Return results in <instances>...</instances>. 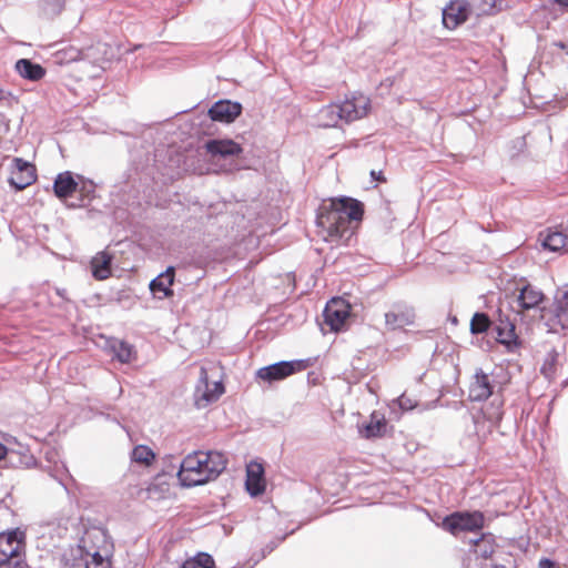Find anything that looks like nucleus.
<instances>
[{
    "label": "nucleus",
    "mask_w": 568,
    "mask_h": 568,
    "mask_svg": "<svg viewBox=\"0 0 568 568\" xmlns=\"http://www.w3.org/2000/svg\"><path fill=\"white\" fill-rule=\"evenodd\" d=\"M364 215V204L349 196L332 199L328 205H322L316 215V224L335 240L349 237V223L359 222Z\"/></svg>",
    "instance_id": "f257e3e1"
},
{
    "label": "nucleus",
    "mask_w": 568,
    "mask_h": 568,
    "mask_svg": "<svg viewBox=\"0 0 568 568\" xmlns=\"http://www.w3.org/2000/svg\"><path fill=\"white\" fill-rule=\"evenodd\" d=\"M368 108L369 100L363 95L346 99L342 103H331L318 111L317 124L322 128H335L342 120L349 123L365 116Z\"/></svg>",
    "instance_id": "f03ea898"
},
{
    "label": "nucleus",
    "mask_w": 568,
    "mask_h": 568,
    "mask_svg": "<svg viewBox=\"0 0 568 568\" xmlns=\"http://www.w3.org/2000/svg\"><path fill=\"white\" fill-rule=\"evenodd\" d=\"M26 532L20 528L0 532V568H29L24 559Z\"/></svg>",
    "instance_id": "7ed1b4c3"
},
{
    "label": "nucleus",
    "mask_w": 568,
    "mask_h": 568,
    "mask_svg": "<svg viewBox=\"0 0 568 568\" xmlns=\"http://www.w3.org/2000/svg\"><path fill=\"white\" fill-rule=\"evenodd\" d=\"M517 295V314L528 316L531 320H545L548 308L546 307L547 297L541 290L530 283L524 284Z\"/></svg>",
    "instance_id": "20e7f679"
},
{
    "label": "nucleus",
    "mask_w": 568,
    "mask_h": 568,
    "mask_svg": "<svg viewBox=\"0 0 568 568\" xmlns=\"http://www.w3.org/2000/svg\"><path fill=\"white\" fill-rule=\"evenodd\" d=\"M485 516L479 510H457L443 518L442 527L452 535L463 531H477L484 527Z\"/></svg>",
    "instance_id": "39448f33"
},
{
    "label": "nucleus",
    "mask_w": 568,
    "mask_h": 568,
    "mask_svg": "<svg viewBox=\"0 0 568 568\" xmlns=\"http://www.w3.org/2000/svg\"><path fill=\"white\" fill-rule=\"evenodd\" d=\"M310 366L308 359L280 361L274 364L261 367L256 372V378L272 384L286 377L305 371Z\"/></svg>",
    "instance_id": "423d86ee"
},
{
    "label": "nucleus",
    "mask_w": 568,
    "mask_h": 568,
    "mask_svg": "<svg viewBox=\"0 0 568 568\" xmlns=\"http://www.w3.org/2000/svg\"><path fill=\"white\" fill-rule=\"evenodd\" d=\"M201 464L199 470L201 475L196 479H189L192 484L197 486L204 485L211 480L216 479L226 468V459L220 452L209 450L201 453Z\"/></svg>",
    "instance_id": "0eeeda50"
},
{
    "label": "nucleus",
    "mask_w": 568,
    "mask_h": 568,
    "mask_svg": "<svg viewBox=\"0 0 568 568\" xmlns=\"http://www.w3.org/2000/svg\"><path fill=\"white\" fill-rule=\"evenodd\" d=\"M349 314L351 304L343 297H333L324 307V323L332 332H339L344 328Z\"/></svg>",
    "instance_id": "6e6552de"
},
{
    "label": "nucleus",
    "mask_w": 568,
    "mask_h": 568,
    "mask_svg": "<svg viewBox=\"0 0 568 568\" xmlns=\"http://www.w3.org/2000/svg\"><path fill=\"white\" fill-rule=\"evenodd\" d=\"M385 326L388 331L403 329L415 323L416 312L414 306L404 301L394 302L385 313Z\"/></svg>",
    "instance_id": "1a4fd4ad"
},
{
    "label": "nucleus",
    "mask_w": 568,
    "mask_h": 568,
    "mask_svg": "<svg viewBox=\"0 0 568 568\" xmlns=\"http://www.w3.org/2000/svg\"><path fill=\"white\" fill-rule=\"evenodd\" d=\"M37 180L36 168L32 163L14 158L12 160L11 173L8 179L10 186L19 192L34 183Z\"/></svg>",
    "instance_id": "9d476101"
},
{
    "label": "nucleus",
    "mask_w": 568,
    "mask_h": 568,
    "mask_svg": "<svg viewBox=\"0 0 568 568\" xmlns=\"http://www.w3.org/2000/svg\"><path fill=\"white\" fill-rule=\"evenodd\" d=\"M100 43L98 45H90L83 49H79L73 45H65L61 49H58L52 54V61L59 65L70 64L80 60L95 62V51H100Z\"/></svg>",
    "instance_id": "9b49d317"
},
{
    "label": "nucleus",
    "mask_w": 568,
    "mask_h": 568,
    "mask_svg": "<svg viewBox=\"0 0 568 568\" xmlns=\"http://www.w3.org/2000/svg\"><path fill=\"white\" fill-rule=\"evenodd\" d=\"M491 331L496 334V341L507 348L519 345L515 323L503 313L501 308L498 310V318L493 321Z\"/></svg>",
    "instance_id": "f8f14e48"
},
{
    "label": "nucleus",
    "mask_w": 568,
    "mask_h": 568,
    "mask_svg": "<svg viewBox=\"0 0 568 568\" xmlns=\"http://www.w3.org/2000/svg\"><path fill=\"white\" fill-rule=\"evenodd\" d=\"M243 106L240 102L231 100H219L209 109V116L212 121L232 123L241 115Z\"/></svg>",
    "instance_id": "ddd939ff"
},
{
    "label": "nucleus",
    "mask_w": 568,
    "mask_h": 568,
    "mask_svg": "<svg viewBox=\"0 0 568 568\" xmlns=\"http://www.w3.org/2000/svg\"><path fill=\"white\" fill-rule=\"evenodd\" d=\"M90 551L84 546V538L78 544L70 545L60 555L61 568H84L90 556Z\"/></svg>",
    "instance_id": "4468645a"
},
{
    "label": "nucleus",
    "mask_w": 568,
    "mask_h": 568,
    "mask_svg": "<svg viewBox=\"0 0 568 568\" xmlns=\"http://www.w3.org/2000/svg\"><path fill=\"white\" fill-rule=\"evenodd\" d=\"M201 453L202 450L193 452L184 457V459L180 463L178 479L183 487H195L197 484H192L189 479H196L199 475H201V470H199L201 462Z\"/></svg>",
    "instance_id": "2eb2a0df"
},
{
    "label": "nucleus",
    "mask_w": 568,
    "mask_h": 568,
    "mask_svg": "<svg viewBox=\"0 0 568 568\" xmlns=\"http://www.w3.org/2000/svg\"><path fill=\"white\" fill-rule=\"evenodd\" d=\"M470 13L471 9L468 2L452 1L443 10V24L445 28L454 30L464 23Z\"/></svg>",
    "instance_id": "dca6fc26"
},
{
    "label": "nucleus",
    "mask_w": 568,
    "mask_h": 568,
    "mask_svg": "<svg viewBox=\"0 0 568 568\" xmlns=\"http://www.w3.org/2000/svg\"><path fill=\"white\" fill-rule=\"evenodd\" d=\"M493 388L494 385L489 376L479 368L476 371L469 385V399L473 402H484L493 395Z\"/></svg>",
    "instance_id": "f3484780"
},
{
    "label": "nucleus",
    "mask_w": 568,
    "mask_h": 568,
    "mask_svg": "<svg viewBox=\"0 0 568 568\" xmlns=\"http://www.w3.org/2000/svg\"><path fill=\"white\" fill-rule=\"evenodd\" d=\"M175 268L169 266L163 273L159 274L150 282V291L152 294L162 300L173 295L172 285L174 282Z\"/></svg>",
    "instance_id": "a211bd4d"
},
{
    "label": "nucleus",
    "mask_w": 568,
    "mask_h": 568,
    "mask_svg": "<svg viewBox=\"0 0 568 568\" xmlns=\"http://www.w3.org/2000/svg\"><path fill=\"white\" fill-rule=\"evenodd\" d=\"M71 171H64L59 173L53 181V193L60 200H67L72 196L79 186V181L75 180Z\"/></svg>",
    "instance_id": "6ab92c4d"
},
{
    "label": "nucleus",
    "mask_w": 568,
    "mask_h": 568,
    "mask_svg": "<svg viewBox=\"0 0 568 568\" xmlns=\"http://www.w3.org/2000/svg\"><path fill=\"white\" fill-rule=\"evenodd\" d=\"M245 488L250 496L257 497L265 490L264 468L261 464L247 466Z\"/></svg>",
    "instance_id": "aec40b11"
},
{
    "label": "nucleus",
    "mask_w": 568,
    "mask_h": 568,
    "mask_svg": "<svg viewBox=\"0 0 568 568\" xmlns=\"http://www.w3.org/2000/svg\"><path fill=\"white\" fill-rule=\"evenodd\" d=\"M113 254L101 251L90 262L92 276L98 281L106 280L112 274Z\"/></svg>",
    "instance_id": "412c9836"
},
{
    "label": "nucleus",
    "mask_w": 568,
    "mask_h": 568,
    "mask_svg": "<svg viewBox=\"0 0 568 568\" xmlns=\"http://www.w3.org/2000/svg\"><path fill=\"white\" fill-rule=\"evenodd\" d=\"M548 312L551 314L550 321L559 324L562 328H568V288L557 291L554 308Z\"/></svg>",
    "instance_id": "4be33fe9"
},
{
    "label": "nucleus",
    "mask_w": 568,
    "mask_h": 568,
    "mask_svg": "<svg viewBox=\"0 0 568 568\" xmlns=\"http://www.w3.org/2000/svg\"><path fill=\"white\" fill-rule=\"evenodd\" d=\"M205 149L213 156L221 158L239 155L242 152L241 145L233 140L212 139L205 143Z\"/></svg>",
    "instance_id": "5701e85b"
},
{
    "label": "nucleus",
    "mask_w": 568,
    "mask_h": 568,
    "mask_svg": "<svg viewBox=\"0 0 568 568\" xmlns=\"http://www.w3.org/2000/svg\"><path fill=\"white\" fill-rule=\"evenodd\" d=\"M474 552L477 557L484 559H493L501 556V550L497 549L495 538L491 534H483L479 538L474 540Z\"/></svg>",
    "instance_id": "b1692460"
},
{
    "label": "nucleus",
    "mask_w": 568,
    "mask_h": 568,
    "mask_svg": "<svg viewBox=\"0 0 568 568\" xmlns=\"http://www.w3.org/2000/svg\"><path fill=\"white\" fill-rule=\"evenodd\" d=\"M387 423L383 414L373 412L369 422L359 427V433L364 438H379L386 434Z\"/></svg>",
    "instance_id": "393cba45"
},
{
    "label": "nucleus",
    "mask_w": 568,
    "mask_h": 568,
    "mask_svg": "<svg viewBox=\"0 0 568 568\" xmlns=\"http://www.w3.org/2000/svg\"><path fill=\"white\" fill-rule=\"evenodd\" d=\"M36 465V458L30 453V450L22 446L18 445L17 448L11 447L6 466L13 468H30Z\"/></svg>",
    "instance_id": "a878e982"
},
{
    "label": "nucleus",
    "mask_w": 568,
    "mask_h": 568,
    "mask_svg": "<svg viewBox=\"0 0 568 568\" xmlns=\"http://www.w3.org/2000/svg\"><path fill=\"white\" fill-rule=\"evenodd\" d=\"M468 3L477 17L493 16L508 7V0H470Z\"/></svg>",
    "instance_id": "bb28decb"
},
{
    "label": "nucleus",
    "mask_w": 568,
    "mask_h": 568,
    "mask_svg": "<svg viewBox=\"0 0 568 568\" xmlns=\"http://www.w3.org/2000/svg\"><path fill=\"white\" fill-rule=\"evenodd\" d=\"M16 71L30 81H39L45 75V69L32 60L20 59L16 62Z\"/></svg>",
    "instance_id": "cd10ccee"
},
{
    "label": "nucleus",
    "mask_w": 568,
    "mask_h": 568,
    "mask_svg": "<svg viewBox=\"0 0 568 568\" xmlns=\"http://www.w3.org/2000/svg\"><path fill=\"white\" fill-rule=\"evenodd\" d=\"M538 241L544 250L550 252H558L567 245L564 233L551 229H548L546 232H540Z\"/></svg>",
    "instance_id": "c85d7f7f"
},
{
    "label": "nucleus",
    "mask_w": 568,
    "mask_h": 568,
    "mask_svg": "<svg viewBox=\"0 0 568 568\" xmlns=\"http://www.w3.org/2000/svg\"><path fill=\"white\" fill-rule=\"evenodd\" d=\"M202 386L205 388V390L203 392L202 398L206 403H212V402L216 400L224 393V386L221 382H216L214 384L213 390L207 389V372L203 367L200 371V378H199V385L196 386V392H200Z\"/></svg>",
    "instance_id": "c756f323"
},
{
    "label": "nucleus",
    "mask_w": 568,
    "mask_h": 568,
    "mask_svg": "<svg viewBox=\"0 0 568 568\" xmlns=\"http://www.w3.org/2000/svg\"><path fill=\"white\" fill-rule=\"evenodd\" d=\"M111 349L113 356L121 363H130L135 354L134 347L124 341H112Z\"/></svg>",
    "instance_id": "7c9ffc66"
},
{
    "label": "nucleus",
    "mask_w": 568,
    "mask_h": 568,
    "mask_svg": "<svg viewBox=\"0 0 568 568\" xmlns=\"http://www.w3.org/2000/svg\"><path fill=\"white\" fill-rule=\"evenodd\" d=\"M491 326L493 321L486 313L476 312L470 321V333L473 335L484 334L491 329Z\"/></svg>",
    "instance_id": "2f4dec72"
},
{
    "label": "nucleus",
    "mask_w": 568,
    "mask_h": 568,
    "mask_svg": "<svg viewBox=\"0 0 568 568\" xmlns=\"http://www.w3.org/2000/svg\"><path fill=\"white\" fill-rule=\"evenodd\" d=\"M79 180L78 191L80 194V203L78 205L72 204V206H85L93 199L95 185L92 181H84L83 176L77 175Z\"/></svg>",
    "instance_id": "473e14b6"
},
{
    "label": "nucleus",
    "mask_w": 568,
    "mask_h": 568,
    "mask_svg": "<svg viewBox=\"0 0 568 568\" xmlns=\"http://www.w3.org/2000/svg\"><path fill=\"white\" fill-rule=\"evenodd\" d=\"M213 557L207 552H199L194 557L185 560L180 568H214Z\"/></svg>",
    "instance_id": "72a5a7b5"
},
{
    "label": "nucleus",
    "mask_w": 568,
    "mask_h": 568,
    "mask_svg": "<svg viewBox=\"0 0 568 568\" xmlns=\"http://www.w3.org/2000/svg\"><path fill=\"white\" fill-rule=\"evenodd\" d=\"M65 0H40V12L45 18H54L60 14L64 8Z\"/></svg>",
    "instance_id": "f704fd0d"
},
{
    "label": "nucleus",
    "mask_w": 568,
    "mask_h": 568,
    "mask_svg": "<svg viewBox=\"0 0 568 568\" xmlns=\"http://www.w3.org/2000/svg\"><path fill=\"white\" fill-rule=\"evenodd\" d=\"M155 459L154 452L145 445H138L132 450V460L135 463L151 465Z\"/></svg>",
    "instance_id": "c9c22d12"
},
{
    "label": "nucleus",
    "mask_w": 568,
    "mask_h": 568,
    "mask_svg": "<svg viewBox=\"0 0 568 568\" xmlns=\"http://www.w3.org/2000/svg\"><path fill=\"white\" fill-rule=\"evenodd\" d=\"M84 568H112L109 557L102 556L98 550L90 554Z\"/></svg>",
    "instance_id": "e433bc0d"
},
{
    "label": "nucleus",
    "mask_w": 568,
    "mask_h": 568,
    "mask_svg": "<svg viewBox=\"0 0 568 568\" xmlns=\"http://www.w3.org/2000/svg\"><path fill=\"white\" fill-rule=\"evenodd\" d=\"M557 357H558V354L554 349L547 354L545 362L540 369L541 374L546 378H549V379L552 378V376L555 374V366H556Z\"/></svg>",
    "instance_id": "4c0bfd02"
},
{
    "label": "nucleus",
    "mask_w": 568,
    "mask_h": 568,
    "mask_svg": "<svg viewBox=\"0 0 568 568\" xmlns=\"http://www.w3.org/2000/svg\"><path fill=\"white\" fill-rule=\"evenodd\" d=\"M515 558L511 554L501 552V556L495 559L491 568H515Z\"/></svg>",
    "instance_id": "58836bf2"
},
{
    "label": "nucleus",
    "mask_w": 568,
    "mask_h": 568,
    "mask_svg": "<svg viewBox=\"0 0 568 568\" xmlns=\"http://www.w3.org/2000/svg\"><path fill=\"white\" fill-rule=\"evenodd\" d=\"M294 531H295V529L291 530L290 532L283 535L281 537H276V538L272 539L270 542H267L265 545V547L262 549L261 558H265L267 555L273 552L280 546V544L283 542L287 536L294 534Z\"/></svg>",
    "instance_id": "ea45409f"
},
{
    "label": "nucleus",
    "mask_w": 568,
    "mask_h": 568,
    "mask_svg": "<svg viewBox=\"0 0 568 568\" xmlns=\"http://www.w3.org/2000/svg\"><path fill=\"white\" fill-rule=\"evenodd\" d=\"M538 568H557V564L552 559L544 557L539 560Z\"/></svg>",
    "instance_id": "a19ab883"
},
{
    "label": "nucleus",
    "mask_w": 568,
    "mask_h": 568,
    "mask_svg": "<svg viewBox=\"0 0 568 568\" xmlns=\"http://www.w3.org/2000/svg\"><path fill=\"white\" fill-rule=\"evenodd\" d=\"M10 448L11 447H7L6 445L0 443V464H2L3 466H6Z\"/></svg>",
    "instance_id": "79ce46f5"
},
{
    "label": "nucleus",
    "mask_w": 568,
    "mask_h": 568,
    "mask_svg": "<svg viewBox=\"0 0 568 568\" xmlns=\"http://www.w3.org/2000/svg\"><path fill=\"white\" fill-rule=\"evenodd\" d=\"M16 100V98L12 95L10 91H7L2 88H0V101H7L10 103V101Z\"/></svg>",
    "instance_id": "37998d69"
},
{
    "label": "nucleus",
    "mask_w": 568,
    "mask_h": 568,
    "mask_svg": "<svg viewBox=\"0 0 568 568\" xmlns=\"http://www.w3.org/2000/svg\"><path fill=\"white\" fill-rule=\"evenodd\" d=\"M371 178L374 180V181H378V182H385L386 179L384 178L382 171H375V170H372L371 171Z\"/></svg>",
    "instance_id": "c03bdc74"
},
{
    "label": "nucleus",
    "mask_w": 568,
    "mask_h": 568,
    "mask_svg": "<svg viewBox=\"0 0 568 568\" xmlns=\"http://www.w3.org/2000/svg\"><path fill=\"white\" fill-rule=\"evenodd\" d=\"M556 2L561 7L568 8V0H556Z\"/></svg>",
    "instance_id": "a18cd8bd"
},
{
    "label": "nucleus",
    "mask_w": 568,
    "mask_h": 568,
    "mask_svg": "<svg viewBox=\"0 0 568 568\" xmlns=\"http://www.w3.org/2000/svg\"><path fill=\"white\" fill-rule=\"evenodd\" d=\"M57 479L61 484V486L68 491V487H67V484H65L64 479L62 477H59Z\"/></svg>",
    "instance_id": "49530a36"
},
{
    "label": "nucleus",
    "mask_w": 568,
    "mask_h": 568,
    "mask_svg": "<svg viewBox=\"0 0 568 568\" xmlns=\"http://www.w3.org/2000/svg\"><path fill=\"white\" fill-rule=\"evenodd\" d=\"M561 232H562V233H564V235H565V242H566V244H568V226H567L566 229L561 230Z\"/></svg>",
    "instance_id": "de8ad7c7"
},
{
    "label": "nucleus",
    "mask_w": 568,
    "mask_h": 568,
    "mask_svg": "<svg viewBox=\"0 0 568 568\" xmlns=\"http://www.w3.org/2000/svg\"><path fill=\"white\" fill-rule=\"evenodd\" d=\"M63 470L65 471V476H67L68 478H70L71 480H73V478H72L71 474L69 473V470H68V468H67L65 466H63Z\"/></svg>",
    "instance_id": "09e8293b"
},
{
    "label": "nucleus",
    "mask_w": 568,
    "mask_h": 568,
    "mask_svg": "<svg viewBox=\"0 0 568 568\" xmlns=\"http://www.w3.org/2000/svg\"><path fill=\"white\" fill-rule=\"evenodd\" d=\"M57 293H58V295H60L61 297H64L65 290H64V288H62V290H57Z\"/></svg>",
    "instance_id": "8fccbe9b"
},
{
    "label": "nucleus",
    "mask_w": 568,
    "mask_h": 568,
    "mask_svg": "<svg viewBox=\"0 0 568 568\" xmlns=\"http://www.w3.org/2000/svg\"><path fill=\"white\" fill-rule=\"evenodd\" d=\"M496 418L497 419L501 418V412H499V407L497 408V412H496Z\"/></svg>",
    "instance_id": "3c124183"
},
{
    "label": "nucleus",
    "mask_w": 568,
    "mask_h": 568,
    "mask_svg": "<svg viewBox=\"0 0 568 568\" xmlns=\"http://www.w3.org/2000/svg\"><path fill=\"white\" fill-rule=\"evenodd\" d=\"M558 45H559L560 48H562V49L565 48V43H562V42H559V43H558Z\"/></svg>",
    "instance_id": "603ef678"
},
{
    "label": "nucleus",
    "mask_w": 568,
    "mask_h": 568,
    "mask_svg": "<svg viewBox=\"0 0 568 568\" xmlns=\"http://www.w3.org/2000/svg\"><path fill=\"white\" fill-rule=\"evenodd\" d=\"M452 322L456 324L457 323V318L456 317L452 318Z\"/></svg>",
    "instance_id": "864d4df0"
}]
</instances>
